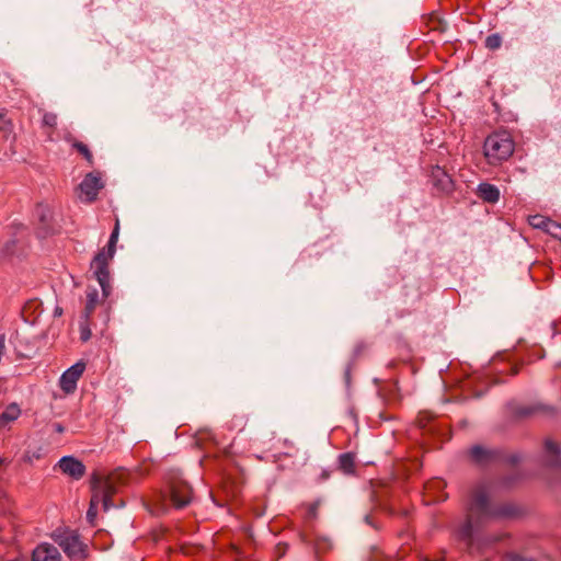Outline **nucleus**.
Returning <instances> with one entry per match:
<instances>
[{
  "mask_svg": "<svg viewBox=\"0 0 561 561\" xmlns=\"http://www.w3.org/2000/svg\"><path fill=\"white\" fill-rule=\"evenodd\" d=\"M478 196L485 203L495 204L500 199V190L490 183H481L477 188Z\"/></svg>",
  "mask_w": 561,
  "mask_h": 561,
  "instance_id": "13",
  "label": "nucleus"
},
{
  "mask_svg": "<svg viewBox=\"0 0 561 561\" xmlns=\"http://www.w3.org/2000/svg\"><path fill=\"white\" fill-rule=\"evenodd\" d=\"M61 556L58 549L50 543L38 545L32 556V561H60Z\"/></svg>",
  "mask_w": 561,
  "mask_h": 561,
  "instance_id": "11",
  "label": "nucleus"
},
{
  "mask_svg": "<svg viewBox=\"0 0 561 561\" xmlns=\"http://www.w3.org/2000/svg\"><path fill=\"white\" fill-rule=\"evenodd\" d=\"M43 124L54 128L57 125V115L55 113H45L43 115Z\"/></svg>",
  "mask_w": 561,
  "mask_h": 561,
  "instance_id": "28",
  "label": "nucleus"
},
{
  "mask_svg": "<svg viewBox=\"0 0 561 561\" xmlns=\"http://www.w3.org/2000/svg\"><path fill=\"white\" fill-rule=\"evenodd\" d=\"M345 378H346V381L348 382V380H350V370H346Z\"/></svg>",
  "mask_w": 561,
  "mask_h": 561,
  "instance_id": "34",
  "label": "nucleus"
},
{
  "mask_svg": "<svg viewBox=\"0 0 561 561\" xmlns=\"http://www.w3.org/2000/svg\"><path fill=\"white\" fill-rule=\"evenodd\" d=\"M485 47L495 50L502 45V37L499 34H491L485 38Z\"/></svg>",
  "mask_w": 561,
  "mask_h": 561,
  "instance_id": "24",
  "label": "nucleus"
},
{
  "mask_svg": "<svg viewBox=\"0 0 561 561\" xmlns=\"http://www.w3.org/2000/svg\"><path fill=\"white\" fill-rule=\"evenodd\" d=\"M72 147L81 153L84 159L90 163L93 164V156L91 151L89 150L88 146L81 141H73Z\"/></svg>",
  "mask_w": 561,
  "mask_h": 561,
  "instance_id": "23",
  "label": "nucleus"
},
{
  "mask_svg": "<svg viewBox=\"0 0 561 561\" xmlns=\"http://www.w3.org/2000/svg\"><path fill=\"white\" fill-rule=\"evenodd\" d=\"M170 499L174 507L182 508L192 501V488L181 478H175L170 482Z\"/></svg>",
  "mask_w": 561,
  "mask_h": 561,
  "instance_id": "5",
  "label": "nucleus"
},
{
  "mask_svg": "<svg viewBox=\"0 0 561 561\" xmlns=\"http://www.w3.org/2000/svg\"><path fill=\"white\" fill-rule=\"evenodd\" d=\"M339 467L343 472L352 473L355 468V456L351 453L340 455Z\"/></svg>",
  "mask_w": 561,
  "mask_h": 561,
  "instance_id": "17",
  "label": "nucleus"
},
{
  "mask_svg": "<svg viewBox=\"0 0 561 561\" xmlns=\"http://www.w3.org/2000/svg\"><path fill=\"white\" fill-rule=\"evenodd\" d=\"M91 319L87 320L81 317L80 323H79V330H80V340L82 342H87L90 340L92 332H91Z\"/></svg>",
  "mask_w": 561,
  "mask_h": 561,
  "instance_id": "22",
  "label": "nucleus"
},
{
  "mask_svg": "<svg viewBox=\"0 0 561 561\" xmlns=\"http://www.w3.org/2000/svg\"><path fill=\"white\" fill-rule=\"evenodd\" d=\"M21 414V409L16 403L9 404L0 414V428L15 421Z\"/></svg>",
  "mask_w": 561,
  "mask_h": 561,
  "instance_id": "16",
  "label": "nucleus"
},
{
  "mask_svg": "<svg viewBox=\"0 0 561 561\" xmlns=\"http://www.w3.org/2000/svg\"><path fill=\"white\" fill-rule=\"evenodd\" d=\"M543 410V405H520L515 410V414L519 417H527Z\"/></svg>",
  "mask_w": 561,
  "mask_h": 561,
  "instance_id": "19",
  "label": "nucleus"
},
{
  "mask_svg": "<svg viewBox=\"0 0 561 561\" xmlns=\"http://www.w3.org/2000/svg\"><path fill=\"white\" fill-rule=\"evenodd\" d=\"M508 560H510V561H531V560H529V559H526V558H524V557H522V556H519V554H515V553L510 554V556H508Z\"/></svg>",
  "mask_w": 561,
  "mask_h": 561,
  "instance_id": "31",
  "label": "nucleus"
},
{
  "mask_svg": "<svg viewBox=\"0 0 561 561\" xmlns=\"http://www.w3.org/2000/svg\"><path fill=\"white\" fill-rule=\"evenodd\" d=\"M332 548V542L327 537H317L314 541V553L319 558L321 553L329 551Z\"/></svg>",
  "mask_w": 561,
  "mask_h": 561,
  "instance_id": "18",
  "label": "nucleus"
},
{
  "mask_svg": "<svg viewBox=\"0 0 561 561\" xmlns=\"http://www.w3.org/2000/svg\"><path fill=\"white\" fill-rule=\"evenodd\" d=\"M36 216L39 218V220L43 224H46L48 219L50 218V210L47 206L38 205L36 207Z\"/></svg>",
  "mask_w": 561,
  "mask_h": 561,
  "instance_id": "26",
  "label": "nucleus"
},
{
  "mask_svg": "<svg viewBox=\"0 0 561 561\" xmlns=\"http://www.w3.org/2000/svg\"><path fill=\"white\" fill-rule=\"evenodd\" d=\"M445 486V483L443 480H439V479H436L430 483L426 484V490H432L434 488H437V489H440V488H444Z\"/></svg>",
  "mask_w": 561,
  "mask_h": 561,
  "instance_id": "30",
  "label": "nucleus"
},
{
  "mask_svg": "<svg viewBox=\"0 0 561 561\" xmlns=\"http://www.w3.org/2000/svg\"><path fill=\"white\" fill-rule=\"evenodd\" d=\"M103 186L102 179L98 173H89L79 185V198L82 202L91 203L96 198Z\"/></svg>",
  "mask_w": 561,
  "mask_h": 561,
  "instance_id": "6",
  "label": "nucleus"
},
{
  "mask_svg": "<svg viewBox=\"0 0 561 561\" xmlns=\"http://www.w3.org/2000/svg\"><path fill=\"white\" fill-rule=\"evenodd\" d=\"M248 419L245 415H234L231 420V428H238L242 431L247 425Z\"/></svg>",
  "mask_w": 561,
  "mask_h": 561,
  "instance_id": "27",
  "label": "nucleus"
},
{
  "mask_svg": "<svg viewBox=\"0 0 561 561\" xmlns=\"http://www.w3.org/2000/svg\"><path fill=\"white\" fill-rule=\"evenodd\" d=\"M550 218L542 215H534L528 218V222L533 228L541 229L546 232Z\"/></svg>",
  "mask_w": 561,
  "mask_h": 561,
  "instance_id": "20",
  "label": "nucleus"
},
{
  "mask_svg": "<svg viewBox=\"0 0 561 561\" xmlns=\"http://www.w3.org/2000/svg\"><path fill=\"white\" fill-rule=\"evenodd\" d=\"M431 180L433 186L440 193L448 194L454 188V183L449 174L442 168L435 167L432 170Z\"/></svg>",
  "mask_w": 561,
  "mask_h": 561,
  "instance_id": "10",
  "label": "nucleus"
},
{
  "mask_svg": "<svg viewBox=\"0 0 561 561\" xmlns=\"http://www.w3.org/2000/svg\"><path fill=\"white\" fill-rule=\"evenodd\" d=\"M61 313H62V309H61L60 307H56V309H55V311H54V314H55L56 317H59V316H61Z\"/></svg>",
  "mask_w": 561,
  "mask_h": 561,
  "instance_id": "32",
  "label": "nucleus"
},
{
  "mask_svg": "<svg viewBox=\"0 0 561 561\" xmlns=\"http://www.w3.org/2000/svg\"><path fill=\"white\" fill-rule=\"evenodd\" d=\"M60 471L75 479L80 480L85 474V466L83 462L72 456H64L57 463Z\"/></svg>",
  "mask_w": 561,
  "mask_h": 561,
  "instance_id": "9",
  "label": "nucleus"
},
{
  "mask_svg": "<svg viewBox=\"0 0 561 561\" xmlns=\"http://www.w3.org/2000/svg\"><path fill=\"white\" fill-rule=\"evenodd\" d=\"M134 478V473L126 469H117L107 477L93 473L91 477L92 497L88 510V518L93 519L96 515V506L102 503L105 511L116 506L112 496L118 488L128 484Z\"/></svg>",
  "mask_w": 561,
  "mask_h": 561,
  "instance_id": "2",
  "label": "nucleus"
},
{
  "mask_svg": "<svg viewBox=\"0 0 561 561\" xmlns=\"http://www.w3.org/2000/svg\"><path fill=\"white\" fill-rule=\"evenodd\" d=\"M508 515H512L511 508L495 507L489 500L488 486L478 484L470 494L467 518L456 528L455 536L473 553L482 548L483 539L480 534L482 524L491 517Z\"/></svg>",
  "mask_w": 561,
  "mask_h": 561,
  "instance_id": "1",
  "label": "nucleus"
},
{
  "mask_svg": "<svg viewBox=\"0 0 561 561\" xmlns=\"http://www.w3.org/2000/svg\"><path fill=\"white\" fill-rule=\"evenodd\" d=\"M515 150V144L507 131L489 135L483 144V154L490 165L497 167L507 161Z\"/></svg>",
  "mask_w": 561,
  "mask_h": 561,
  "instance_id": "3",
  "label": "nucleus"
},
{
  "mask_svg": "<svg viewBox=\"0 0 561 561\" xmlns=\"http://www.w3.org/2000/svg\"><path fill=\"white\" fill-rule=\"evenodd\" d=\"M328 477H329V473H328L327 471H323V473H322V479H323V480H324V479H328Z\"/></svg>",
  "mask_w": 561,
  "mask_h": 561,
  "instance_id": "33",
  "label": "nucleus"
},
{
  "mask_svg": "<svg viewBox=\"0 0 561 561\" xmlns=\"http://www.w3.org/2000/svg\"><path fill=\"white\" fill-rule=\"evenodd\" d=\"M54 539L71 560H82L85 558L87 546L80 540L76 531H58L54 535Z\"/></svg>",
  "mask_w": 561,
  "mask_h": 561,
  "instance_id": "4",
  "label": "nucleus"
},
{
  "mask_svg": "<svg viewBox=\"0 0 561 561\" xmlns=\"http://www.w3.org/2000/svg\"><path fill=\"white\" fill-rule=\"evenodd\" d=\"M108 265L110 263H106L101 259H93L91 262V270L100 284L103 298L110 297L113 290Z\"/></svg>",
  "mask_w": 561,
  "mask_h": 561,
  "instance_id": "7",
  "label": "nucleus"
},
{
  "mask_svg": "<svg viewBox=\"0 0 561 561\" xmlns=\"http://www.w3.org/2000/svg\"><path fill=\"white\" fill-rule=\"evenodd\" d=\"M118 234H119V221H118V219H116L115 227L111 233V237H110V240L107 243V249L106 250L102 249L94 256V259H101L102 261L110 263L115 254V247H116V242L118 240Z\"/></svg>",
  "mask_w": 561,
  "mask_h": 561,
  "instance_id": "12",
  "label": "nucleus"
},
{
  "mask_svg": "<svg viewBox=\"0 0 561 561\" xmlns=\"http://www.w3.org/2000/svg\"><path fill=\"white\" fill-rule=\"evenodd\" d=\"M546 232L561 241V225L557 221L550 219Z\"/></svg>",
  "mask_w": 561,
  "mask_h": 561,
  "instance_id": "25",
  "label": "nucleus"
},
{
  "mask_svg": "<svg viewBox=\"0 0 561 561\" xmlns=\"http://www.w3.org/2000/svg\"><path fill=\"white\" fill-rule=\"evenodd\" d=\"M56 430H57L58 432H62V426H61V425H59V424H57V425H56Z\"/></svg>",
  "mask_w": 561,
  "mask_h": 561,
  "instance_id": "35",
  "label": "nucleus"
},
{
  "mask_svg": "<svg viewBox=\"0 0 561 561\" xmlns=\"http://www.w3.org/2000/svg\"><path fill=\"white\" fill-rule=\"evenodd\" d=\"M319 506H320V501H316L312 504H310L308 507L307 517L310 519L316 518Z\"/></svg>",
  "mask_w": 561,
  "mask_h": 561,
  "instance_id": "29",
  "label": "nucleus"
},
{
  "mask_svg": "<svg viewBox=\"0 0 561 561\" xmlns=\"http://www.w3.org/2000/svg\"><path fill=\"white\" fill-rule=\"evenodd\" d=\"M470 456L477 462H483L485 459H488L491 456V451L484 449L481 446H473L470 449Z\"/></svg>",
  "mask_w": 561,
  "mask_h": 561,
  "instance_id": "21",
  "label": "nucleus"
},
{
  "mask_svg": "<svg viewBox=\"0 0 561 561\" xmlns=\"http://www.w3.org/2000/svg\"><path fill=\"white\" fill-rule=\"evenodd\" d=\"M546 462L548 466L561 469V455L559 446L552 440L545 443Z\"/></svg>",
  "mask_w": 561,
  "mask_h": 561,
  "instance_id": "14",
  "label": "nucleus"
},
{
  "mask_svg": "<svg viewBox=\"0 0 561 561\" xmlns=\"http://www.w3.org/2000/svg\"><path fill=\"white\" fill-rule=\"evenodd\" d=\"M85 369V364L82 362H78L68 368L60 377L59 385L60 388L66 393H72L77 388V382L79 378L82 376Z\"/></svg>",
  "mask_w": 561,
  "mask_h": 561,
  "instance_id": "8",
  "label": "nucleus"
},
{
  "mask_svg": "<svg viewBox=\"0 0 561 561\" xmlns=\"http://www.w3.org/2000/svg\"><path fill=\"white\" fill-rule=\"evenodd\" d=\"M100 302L99 291L96 288H88L87 289V301L81 317L83 319H91L92 313L94 312L96 306Z\"/></svg>",
  "mask_w": 561,
  "mask_h": 561,
  "instance_id": "15",
  "label": "nucleus"
}]
</instances>
